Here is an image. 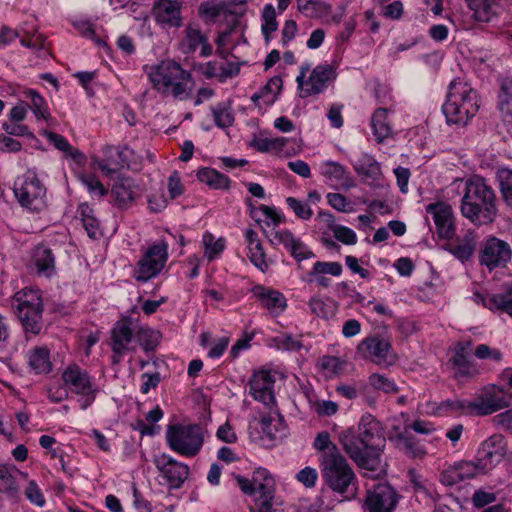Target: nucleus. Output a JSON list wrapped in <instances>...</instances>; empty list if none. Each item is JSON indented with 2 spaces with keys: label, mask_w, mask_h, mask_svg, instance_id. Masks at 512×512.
Returning <instances> with one entry per match:
<instances>
[{
  "label": "nucleus",
  "mask_w": 512,
  "mask_h": 512,
  "mask_svg": "<svg viewBox=\"0 0 512 512\" xmlns=\"http://www.w3.org/2000/svg\"><path fill=\"white\" fill-rule=\"evenodd\" d=\"M461 214L477 227L491 225L498 216V200L494 189L480 176L465 182Z\"/></svg>",
  "instance_id": "1"
},
{
  "label": "nucleus",
  "mask_w": 512,
  "mask_h": 512,
  "mask_svg": "<svg viewBox=\"0 0 512 512\" xmlns=\"http://www.w3.org/2000/svg\"><path fill=\"white\" fill-rule=\"evenodd\" d=\"M148 78L154 89L177 100L190 97L194 81L189 71L174 60H163L149 67Z\"/></svg>",
  "instance_id": "2"
},
{
  "label": "nucleus",
  "mask_w": 512,
  "mask_h": 512,
  "mask_svg": "<svg viewBox=\"0 0 512 512\" xmlns=\"http://www.w3.org/2000/svg\"><path fill=\"white\" fill-rule=\"evenodd\" d=\"M478 110L477 92L470 84L460 78L451 81L442 106L447 123L465 126Z\"/></svg>",
  "instance_id": "3"
},
{
  "label": "nucleus",
  "mask_w": 512,
  "mask_h": 512,
  "mask_svg": "<svg viewBox=\"0 0 512 512\" xmlns=\"http://www.w3.org/2000/svg\"><path fill=\"white\" fill-rule=\"evenodd\" d=\"M11 308L28 335H39L43 329L44 303L38 288L24 287L11 297Z\"/></svg>",
  "instance_id": "4"
},
{
  "label": "nucleus",
  "mask_w": 512,
  "mask_h": 512,
  "mask_svg": "<svg viewBox=\"0 0 512 512\" xmlns=\"http://www.w3.org/2000/svg\"><path fill=\"white\" fill-rule=\"evenodd\" d=\"M321 473L324 483L339 494L349 492L357 483L352 467L341 453L329 455L322 460Z\"/></svg>",
  "instance_id": "5"
},
{
  "label": "nucleus",
  "mask_w": 512,
  "mask_h": 512,
  "mask_svg": "<svg viewBox=\"0 0 512 512\" xmlns=\"http://www.w3.org/2000/svg\"><path fill=\"white\" fill-rule=\"evenodd\" d=\"M166 441L172 451L182 456L194 457L203 446V429L197 424L170 425L166 431Z\"/></svg>",
  "instance_id": "6"
},
{
  "label": "nucleus",
  "mask_w": 512,
  "mask_h": 512,
  "mask_svg": "<svg viewBox=\"0 0 512 512\" xmlns=\"http://www.w3.org/2000/svg\"><path fill=\"white\" fill-rule=\"evenodd\" d=\"M309 71L310 65L308 63L303 64L296 78L299 96L301 98L323 93L337 77L336 69L331 64L317 65L306 79V75Z\"/></svg>",
  "instance_id": "7"
},
{
  "label": "nucleus",
  "mask_w": 512,
  "mask_h": 512,
  "mask_svg": "<svg viewBox=\"0 0 512 512\" xmlns=\"http://www.w3.org/2000/svg\"><path fill=\"white\" fill-rule=\"evenodd\" d=\"M339 440L348 456L358 465V467L370 471H376L380 468L381 453L370 449L356 431L349 429L342 432Z\"/></svg>",
  "instance_id": "8"
},
{
  "label": "nucleus",
  "mask_w": 512,
  "mask_h": 512,
  "mask_svg": "<svg viewBox=\"0 0 512 512\" xmlns=\"http://www.w3.org/2000/svg\"><path fill=\"white\" fill-rule=\"evenodd\" d=\"M14 194L21 206L39 212L46 207V188L37 177L35 170L29 169L14 183Z\"/></svg>",
  "instance_id": "9"
},
{
  "label": "nucleus",
  "mask_w": 512,
  "mask_h": 512,
  "mask_svg": "<svg viewBox=\"0 0 512 512\" xmlns=\"http://www.w3.org/2000/svg\"><path fill=\"white\" fill-rule=\"evenodd\" d=\"M168 260V245L157 241L149 246L137 262L133 277L136 281L145 283L158 276Z\"/></svg>",
  "instance_id": "10"
},
{
  "label": "nucleus",
  "mask_w": 512,
  "mask_h": 512,
  "mask_svg": "<svg viewBox=\"0 0 512 512\" xmlns=\"http://www.w3.org/2000/svg\"><path fill=\"white\" fill-rule=\"evenodd\" d=\"M62 380L72 393L81 396L78 401L83 410L94 402L98 388L86 370L77 364L69 365L62 373Z\"/></svg>",
  "instance_id": "11"
},
{
  "label": "nucleus",
  "mask_w": 512,
  "mask_h": 512,
  "mask_svg": "<svg viewBox=\"0 0 512 512\" xmlns=\"http://www.w3.org/2000/svg\"><path fill=\"white\" fill-rule=\"evenodd\" d=\"M511 258L512 248L508 242L490 235L481 243L478 261L489 271L507 267Z\"/></svg>",
  "instance_id": "12"
},
{
  "label": "nucleus",
  "mask_w": 512,
  "mask_h": 512,
  "mask_svg": "<svg viewBox=\"0 0 512 512\" xmlns=\"http://www.w3.org/2000/svg\"><path fill=\"white\" fill-rule=\"evenodd\" d=\"M153 463L169 489L181 488L189 477V466L165 453L155 456Z\"/></svg>",
  "instance_id": "13"
},
{
  "label": "nucleus",
  "mask_w": 512,
  "mask_h": 512,
  "mask_svg": "<svg viewBox=\"0 0 512 512\" xmlns=\"http://www.w3.org/2000/svg\"><path fill=\"white\" fill-rule=\"evenodd\" d=\"M400 498L389 483H378L367 491L364 506L369 512H394Z\"/></svg>",
  "instance_id": "14"
},
{
  "label": "nucleus",
  "mask_w": 512,
  "mask_h": 512,
  "mask_svg": "<svg viewBox=\"0 0 512 512\" xmlns=\"http://www.w3.org/2000/svg\"><path fill=\"white\" fill-rule=\"evenodd\" d=\"M506 453L507 443L504 436L493 434L481 443L476 460L480 469L487 473L504 459Z\"/></svg>",
  "instance_id": "15"
},
{
  "label": "nucleus",
  "mask_w": 512,
  "mask_h": 512,
  "mask_svg": "<svg viewBox=\"0 0 512 512\" xmlns=\"http://www.w3.org/2000/svg\"><path fill=\"white\" fill-rule=\"evenodd\" d=\"M426 213L431 215L440 239L451 240L456 234L454 213L450 204L437 201L426 206Z\"/></svg>",
  "instance_id": "16"
},
{
  "label": "nucleus",
  "mask_w": 512,
  "mask_h": 512,
  "mask_svg": "<svg viewBox=\"0 0 512 512\" xmlns=\"http://www.w3.org/2000/svg\"><path fill=\"white\" fill-rule=\"evenodd\" d=\"M511 395L505 392L504 387L493 386L492 392H485L477 401H472L474 415H490L503 408L509 407Z\"/></svg>",
  "instance_id": "17"
},
{
  "label": "nucleus",
  "mask_w": 512,
  "mask_h": 512,
  "mask_svg": "<svg viewBox=\"0 0 512 512\" xmlns=\"http://www.w3.org/2000/svg\"><path fill=\"white\" fill-rule=\"evenodd\" d=\"M152 14L157 24L179 28L182 26V2L178 0H155Z\"/></svg>",
  "instance_id": "18"
},
{
  "label": "nucleus",
  "mask_w": 512,
  "mask_h": 512,
  "mask_svg": "<svg viewBox=\"0 0 512 512\" xmlns=\"http://www.w3.org/2000/svg\"><path fill=\"white\" fill-rule=\"evenodd\" d=\"M274 384L275 379L269 371L262 370L256 372L249 381L250 394L256 401L262 402L266 407H270L275 403Z\"/></svg>",
  "instance_id": "19"
},
{
  "label": "nucleus",
  "mask_w": 512,
  "mask_h": 512,
  "mask_svg": "<svg viewBox=\"0 0 512 512\" xmlns=\"http://www.w3.org/2000/svg\"><path fill=\"white\" fill-rule=\"evenodd\" d=\"M135 337L133 329V320L129 316L122 317L116 321L113 328L111 329V349L113 353L122 357L126 351H128L129 344Z\"/></svg>",
  "instance_id": "20"
},
{
  "label": "nucleus",
  "mask_w": 512,
  "mask_h": 512,
  "mask_svg": "<svg viewBox=\"0 0 512 512\" xmlns=\"http://www.w3.org/2000/svg\"><path fill=\"white\" fill-rule=\"evenodd\" d=\"M237 6V10H232L225 1L219 3L215 1H204L200 3L198 7V14L205 23H214L220 16L227 17L229 14L232 18L243 15L246 10V2L239 1Z\"/></svg>",
  "instance_id": "21"
},
{
  "label": "nucleus",
  "mask_w": 512,
  "mask_h": 512,
  "mask_svg": "<svg viewBox=\"0 0 512 512\" xmlns=\"http://www.w3.org/2000/svg\"><path fill=\"white\" fill-rule=\"evenodd\" d=\"M477 242V234L473 230L468 229L462 236L456 237L453 243L443 245V249L462 264H465L472 259L477 248Z\"/></svg>",
  "instance_id": "22"
},
{
  "label": "nucleus",
  "mask_w": 512,
  "mask_h": 512,
  "mask_svg": "<svg viewBox=\"0 0 512 512\" xmlns=\"http://www.w3.org/2000/svg\"><path fill=\"white\" fill-rule=\"evenodd\" d=\"M357 434L366 441V445L370 449L377 450L381 453L380 447L385 439L381 435L380 422L376 418L367 413L363 415L358 424Z\"/></svg>",
  "instance_id": "23"
},
{
  "label": "nucleus",
  "mask_w": 512,
  "mask_h": 512,
  "mask_svg": "<svg viewBox=\"0 0 512 512\" xmlns=\"http://www.w3.org/2000/svg\"><path fill=\"white\" fill-rule=\"evenodd\" d=\"M29 268L39 276L50 277L55 273V256L50 248L37 245L31 255Z\"/></svg>",
  "instance_id": "24"
},
{
  "label": "nucleus",
  "mask_w": 512,
  "mask_h": 512,
  "mask_svg": "<svg viewBox=\"0 0 512 512\" xmlns=\"http://www.w3.org/2000/svg\"><path fill=\"white\" fill-rule=\"evenodd\" d=\"M111 196L119 208L126 209L131 206L137 197L134 180L130 177L119 178L112 186Z\"/></svg>",
  "instance_id": "25"
},
{
  "label": "nucleus",
  "mask_w": 512,
  "mask_h": 512,
  "mask_svg": "<svg viewBox=\"0 0 512 512\" xmlns=\"http://www.w3.org/2000/svg\"><path fill=\"white\" fill-rule=\"evenodd\" d=\"M268 408L269 413L260 417L261 429L270 440L282 438L286 434L284 418L277 409H273L272 405Z\"/></svg>",
  "instance_id": "26"
},
{
  "label": "nucleus",
  "mask_w": 512,
  "mask_h": 512,
  "mask_svg": "<svg viewBox=\"0 0 512 512\" xmlns=\"http://www.w3.org/2000/svg\"><path fill=\"white\" fill-rule=\"evenodd\" d=\"M484 307L512 318V285H506L502 291L482 298Z\"/></svg>",
  "instance_id": "27"
},
{
  "label": "nucleus",
  "mask_w": 512,
  "mask_h": 512,
  "mask_svg": "<svg viewBox=\"0 0 512 512\" xmlns=\"http://www.w3.org/2000/svg\"><path fill=\"white\" fill-rule=\"evenodd\" d=\"M390 349V342L380 336L367 337L357 347L358 352L364 357L377 359H386Z\"/></svg>",
  "instance_id": "28"
},
{
  "label": "nucleus",
  "mask_w": 512,
  "mask_h": 512,
  "mask_svg": "<svg viewBox=\"0 0 512 512\" xmlns=\"http://www.w3.org/2000/svg\"><path fill=\"white\" fill-rule=\"evenodd\" d=\"M252 292L262 302L263 306L269 310L279 309L283 311L287 306L284 295L279 291L262 285H256L253 287Z\"/></svg>",
  "instance_id": "29"
},
{
  "label": "nucleus",
  "mask_w": 512,
  "mask_h": 512,
  "mask_svg": "<svg viewBox=\"0 0 512 512\" xmlns=\"http://www.w3.org/2000/svg\"><path fill=\"white\" fill-rule=\"evenodd\" d=\"M28 364L36 374H48L52 370L50 351L44 347H34L28 352Z\"/></svg>",
  "instance_id": "30"
},
{
  "label": "nucleus",
  "mask_w": 512,
  "mask_h": 512,
  "mask_svg": "<svg viewBox=\"0 0 512 512\" xmlns=\"http://www.w3.org/2000/svg\"><path fill=\"white\" fill-rule=\"evenodd\" d=\"M373 135L378 143L392 136V127L388 121V109L377 108L371 117Z\"/></svg>",
  "instance_id": "31"
},
{
  "label": "nucleus",
  "mask_w": 512,
  "mask_h": 512,
  "mask_svg": "<svg viewBox=\"0 0 512 512\" xmlns=\"http://www.w3.org/2000/svg\"><path fill=\"white\" fill-rule=\"evenodd\" d=\"M0 493H3L13 503L21 498V489L9 467L0 464Z\"/></svg>",
  "instance_id": "32"
},
{
  "label": "nucleus",
  "mask_w": 512,
  "mask_h": 512,
  "mask_svg": "<svg viewBox=\"0 0 512 512\" xmlns=\"http://www.w3.org/2000/svg\"><path fill=\"white\" fill-rule=\"evenodd\" d=\"M197 178L200 182L205 183L212 189L228 190L230 188V178L213 168H201L197 172Z\"/></svg>",
  "instance_id": "33"
},
{
  "label": "nucleus",
  "mask_w": 512,
  "mask_h": 512,
  "mask_svg": "<svg viewBox=\"0 0 512 512\" xmlns=\"http://www.w3.org/2000/svg\"><path fill=\"white\" fill-rule=\"evenodd\" d=\"M356 173L364 178L377 180L381 176L380 164L370 155L362 154L354 164Z\"/></svg>",
  "instance_id": "34"
},
{
  "label": "nucleus",
  "mask_w": 512,
  "mask_h": 512,
  "mask_svg": "<svg viewBox=\"0 0 512 512\" xmlns=\"http://www.w3.org/2000/svg\"><path fill=\"white\" fill-rule=\"evenodd\" d=\"M498 0H468L470 9L474 12V17L480 22H489L496 15Z\"/></svg>",
  "instance_id": "35"
},
{
  "label": "nucleus",
  "mask_w": 512,
  "mask_h": 512,
  "mask_svg": "<svg viewBox=\"0 0 512 512\" xmlns=\"http://www.w3.org/2000/svg\"><path fill=\"white\" fill-rule=\"evenodd\" d=\"M408 429L405 427L404 432L397 435L398 445L404 453L413 459H421L426 455V451L413 437L408 436Z\"/></svg>",
  "instance_id": "36"
},
{
  "label": "nucleus",
  "mask_w": 512,
  "mask_h": 512,
  "mask_svg": "<svg viewBox=\"0 0 512 512\" xmlns=\"http://www.w3.org/2000/svg\"><path fill=\"white\" fill-rule=\"evenodd\" d=\"M498 108L505 121H512V78L505 79L501 84L498 96Z\"/></svg>",
  "instance_id": "37"
},
{
  "label": "nucleus",
  "mask_w": 512,
  "mask_h": 512,
  "mask_svg": "<svg viewBox=\"0 0 512 512\" xmlns=\"http://www.w3.org/2000/svg\"><path fill=\"white\" fill-rule=\"evenodd\" d=\"M214 123L219 128H228L234 123V113L230 101L218 103L211 107Z\"/></svg>",
  "instance_id": "38"
},
{
  "label": "nucleus",
  "mask_w": 512,
  "mask_h": 512,
  "mask_svg": "<svg viewBox=\"0 0 512 512\" xmlns=\"http://www.w3.org/2000/svg\"><path fill=\"white\" fill-rule=\"evenodd\" d=\"M135 339L145 352H150L159 345L161 334L152 328L140 327L135 331Z\"/></svg>",
  "instance_id": "39"
},
{
  "label": "nucleus",
  "mask_w": 512,
  "mask_h": 512,
  "mask_svg": "<svg viewBox=\"0 0 512 512\" xmlns=\"http://www.w3.org/2000/svg\"><path fill=\"white\" fill-rule=\"evenodd\" d=\"M261 18V32L263 34L266 45H268L272 39V33L278 29L276 11L272 4H266L264 6Z\"/></svg>",
  "instance_id": "40"
},
{
  "label": "nucleus",
  "mask_w": 512,
  "mask_h": 512,
  "mask_svg": "<svg viewBox=\"0 0 512 512\" xmlns=\"http://www.w3.org/2000/svg\"><path fill=\"white\" fill-rule=\"evenodd\" d=\"M44 136L55 148L64 152L75 161H80L83 158V154L78 149L72 147L68 140L62 135L52 131H45Z\"/></svg>",
  "instance_id": "41"
},
{
  "label": "nucleus",
  "mask_w": 512,
  "mask_h": 512,
  "mask_svg": "<svg viewBox=\"0 0 512 512\" xmlns=\"http://www.w3.org/2000/svg\"><path fill=\"white\" fill-rule=\"evenodd\" d=\"M499 189L505 205L512 211V169L501 168L496 174Z\"/></svg>",
  "instance_id": "42"
},
{
  "label": "nucleus",
  "mask_w": 512,
  "mask_h": 512,
  "mask_svg": "<svg viewBox=\"0 0 512 512\" xmlns=\"http://www.w3.org/2000/svg\"><path fill=\"white\" fill-rule=\"evenodd\" d=\"M83 226L90 238L96 239L100 235L99 222L93 215V210L87 204L79 205L77 209Z\"/></svg>",
  "instance_id": "43"
},
{
  "label": "nucleus",
  "mask_w": 512,
  "mask_h": 512,
  "mask_svg": "<svg viewBox=\"0 0 512 512\" xmlns=\"http://www.w3.org/2000/svg\"><path fill=\"white\" fill-rule=\"evenodd\" d=\"M286 143H287V138H285V137H275V138L254 137L250 143V146L262 153L280 152L283 150Z\"/></svg>",
  "instance_id": "44"
},
{
  "label": "nucleus",
  "mask_w": 512,
  "mask_h": 512,
  "mask_svg": "<svg viewBox=\"0 0 512 512\" xmlns=\"http://www.w3.org/2000/svg\"><path fill=\"white\" fill-rule=\"evenodd\" d=\"M203 245L205 247V257L212 261L217 258L225 249L226 241L224 238L215 240L214 236L210 232H205L202 238Z\"/></svg>",
  "instance_id": "45"
},
{
  "label": "nucleus",
  "mask_w": 512,
  "mask_h": 512,
  "mask_svg": "<svg viewBox=\"0 0 512 512\" xmlns=\"http://www.w3.org/2000/svg\"><path fill=\"white\" fill-rule=\"evenodd\" d=\"M25 97L30 99L31 106L34 115L37 119H48L50 113L46 100L35 90L29 89L24 92Z\"/></svg>",
  "instance_id": "46"
},
{
  "label": "nucleus",
  "mask_w": 512,
  "mask_h": 512,
  "mask_svg": "<svg viewBox=\"0 0 512 512\" xmlns=\"http://www.w3.org/2000/svg\"><path fill=\"white\" fill-rule=\"evenodd\" d=\"M308 306L312 314L324 319L330 318L335 312V303L330 299L324 301L320 298L312 297L308 302Z\"/></svg>",
  "instance_id": "47"
},
{
  "label": "nucleus",
  "mask_w": 512,
  "mask_h": 512,
  "mask_svg": "<svg viewBox=\"0 0 512 512\" xmlns=\"http://www.w3.org/2000/svg\"><path fill=\"white\" fill-rule=\"evenodd\" d=\"M314 447L321 452L320 461L324 460L327 456L335 453H340L339 449L330 440L328 432H320L314 440Z\"/></svg>",
  "instance_id": "48"
},
{
  "label": "nucleus",
  "mask_w": 512,
  "mask_h": 512,
  "mask_svg": "<svg viewBox=\"0 0 512 512\" xmlns=\"http://www.w3.org/2000/svg\"><path fill=\"white\" fill-rule=\"evenodd\" d=\"M282 79L279 76H274L260 89L264 96V104L270 106L274 104L280 90L282 89Z\"/></svg>",
  "instance_id": "49"
},
{
  "label": "nucleus",
  "mask_w": 512,
  "mask_h": 512,
  "mask_svg": "<svg viewBox=\"0 0 512 512\" xmlns=\"http://www.w3.org/2000/svg\"><path fill=\"white\" fill-rule=\"evenodd\" d=\"M320 173L327 180L339 183L344 179L345 168L338 162L326 161L321 164Z\"/></svg>",
  "instance_id": "50"
},
{
  "label": "nucleus",
  "mask_w": 512,
  "mask_h": 512,
  "mask_svg": "<svg viewBox=\"0 0 512 512\" xmlns=\"http://www.w3.org/2000/svg\"><path fill=\"white\" fill-rule=\"evenodd\" d=\"M251 481L257 491V494L267 490H274L273 478L265 468H257L253 473Z\"/></svg>",
  "instance_id": "51"
},
{
  "label": "nucleus",
  "mask_w": 512,
  "mask_h": 512,
  "mask_svg": "<svg viewBox=\"0 0 512 512\" xmlns=\"http://www.w3.org/2000/svg\"><path fill=\"white\" fill-rule=\"evenodd\" d=\"M247 256L251 263L257 267L261 272L268 270V263L266 261V253L261 243H258L248 248Z\"/></svg>",
  "instance_id": "52"
},
{
  "label": "nucleus",
  "mask_w": 512,
  "mask_h": 512,
  "mask_svg": "<svg viewBox=\"0 0 512 512\" xmlns=\"http://www.w3.org/2000/svg\"><path fill=\"white\" fill-rule=\"evenodd\" d=\"M456 469L459 473V477L461 481H465L471 478H474L480 473L483 472L479 467V462L476 460L473 461H459L455 463Z\"/></svg>",
  "instance_id": "53"
},
{
  "label": "nucleus",
  "mask_w": 512,
  "mask_h": 512,
  "mask_svg": "<svg viewBox=\"0 0 512 512\" xmlns=\"http://www.w3.org/2000/svg\"><path fill=\"white\" fill-rule=\"evenodd\" d=\"M440 408L462 414H474L473 403L466 400L448 399L441 402Z\"/></svg>",
  "instance_id": "54"
},
{
  "label": "nucleus",
  "mask_w": 512,
  "mask_h": 512,
  "mask_svg": "<svg viewBox=\"0 0 512 512\" xmlns=\"http://www.w3.org/2000/svg\"><path fill=\"white\" fill-rule=\"evenodd\" d=\"M369 384L373 388L383 391L385 393H396L398 391L394 381L381 374H372L369 377Z\"/></svg>",
  "instance_id": "55"
},
{
  "label": "nucleus",
  "mask_w": 512,
  "mask_h": 512,
  "mask_svg": "<svg viewBox=\"0 0 512 512\" xmlns=\"http://www.w3.org/2000/svg\"><path fill=\"white\" fill-rule=\"evenodd\" d=\"M456 377H468L471 375V364L467 356L455 354L450 359Z\"/></svg>",
  "instance_id": "56"
},
{
  "label": "nucleus",
  "mask_w": 512,
  "mask_h": 512,
  "mask_svg": "<svg viewBox=\"0 0 512 512\" xmlns=\"http://www.w3.org/2000/svg\"><path fill=\"white\" fill-rule=\"evenodd\" d=\"M286 203L295 215L302 220H309L313 215V211L308 204L294 197L286 198Z\"/></svg>",
  "instance_id": "57"
},
{
  "label": "nucleus",
  "mask_w": 512,
  "mask_h": 512,
  "mask_svg": "<svg viewBox=\"0 0 512 512\" xmlns=\"http://www.w3.org/2000/svg\"><path fill=\"white\" fill-rule=\"evenodd\" d=\"M207 37L201 32V30L189 24L186 28V42L189 52H194L198 46L205 41Z\"/></svg>",
  "instance_id": "58"
},
{
  "label": "nucleus",
  "mask_w": 512,
  "mask_h": 512,
  "mask_svg": "<svg viewBox=\"0 0 512 512\" xmlns=\"http://www.w3.org/2000/svg\"><path fill=\"white\" fill-rule=\"evenodd\" d=\"M342 270V265L339 262L317 261L313 265L312 274H329L337 277L341 275Z\"/></svg>",
  "instance_id": "59"
},
{
  "label": "nucleus",
  "mask_w": 512,
  "mask_h": 512,
  "mask_svg": "<svg viewBox=\"0 0 512 512\" xmlns=\"http://www.w3.org/2000/svg\"><path fill=\"white\" fill-rule=\"evenodd\" d=\"M238 17L239 16L232 17V19L229 20V24H228V27L226 28V30L221 32L216 39V44H217L216 53L219 54L222 58H226L227 54L221 48L226 44L229 36L234 32L235 28L239 25Z\"/></svg>",
  "instance_id": "60"
},
{
  "label": "nucleus",
  "mask_w": 512,
  "mask_h": 512,
  "mask_svg": "<svg viewBox=\"0 0 512 512\" xmlns=\"http://www.w3.org/2000/svg\"><path fill=\"white\" fill-rule=\"evenodd\" d=\"M81 181L87 190L94 196L103 197L108 193V190L94 175H83L81 177Z\"/></svg>",
  "instance_id": "61"
},
{
  "label": "nucleus",
  "mask_w": 512,
  "mask_h": 512,
  "mask_svg": "<svg viewBox=\"0 0 512 512\" xmlns=\"http://www.w3.org/2000/svg\"><path fill=\"white\" fill-rule=\"evenodd\" d=\"M332 231L334 237L345 245H354L357 243L356 233L346 226L334 225Z\"/></svg>",
  "instance_id": "62"
},
{
  "label": "nucleus",
  "mask_w": 512,
  "mask_h": 512,
  "mask_svg": "<svg viewBox=\"0 0 512 512\" xmlns=\"http://www.w3.org/2000/svg\"><path fill=\"white\" fill-rule=\"evenodd\" d=\"M295 239L296 238L294 237L292 232L287 229L275 230L271 232L269 236V242L272 245L282 244L286 249H289V247L294 243Z\"/></svg>",
  "instance_id": "63"
},
{
  "label": "nucleus",
  "mask_w": 512,
  "mask_h": 512,
  "mask_svg": "<svg viewBox=\"0 0 512 512\" xmlns=\"http://www.w3.org/2000/svg\"><path fill=\"white\" fill-rule=\"evenodd\" d=\"M45 36L35 31L34 33L24 32V35L20 39L22 46L33 49L41 50L45 44Z\"/></svg>",
  "instance_id": "64"
}]
</instances>
